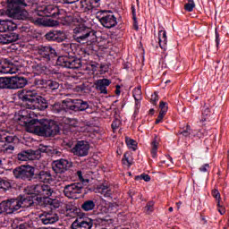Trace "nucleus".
Returning a JSON list of instances; mask_svg holds the SVG:
<instances>
[{
    "instance_id": "obj_58",
    "label": "nucleus",
    "mask_w": 229,
    "mask_h": 229,
    "mask_svg": "<svg viewBox=\"0 0 229 229\" xmlns=\"http://www.w3.org/2000/svg\"><path fill=\"white\" fill-rule=\"evenodd\" d=\"M164 117H165V114L159 112V114L156 119L155 124H160V123H162V121L164 120Z\"/></svg>"
},
{
    "instance_id": "obj_38",
    "label": "nucleus",
    "mask_w": 229,
    "mask_h": 229,
    "mask_svg": "<svg viewBox=\"0 0 229 229\" xmlns=\"http://www.w3.org/2000/svg\"><path fill=\"white\" fill-rule=\"evenodd\" d=\"M17 158H18V160H21L22 162H26L28 160H31L30 156V149L23 150L21 153H19L17 155Z\"/></svg>"
},
{
    "instance_id": "obj_33",
    "label": "nucleus",
    "mask_w": 229,
    "mask_h": 229,
    "mask_svg": "<svg viewBox=\"0 0 229 229\" xmlns=\"http://www.w3.org/2000/svg\"><path fill=\"white\" fill-rule=\"evenodd\" d=\"M51 110L54 114H65V112H67L66 107H64V105L60 104V102H55L52 105Z\"/></svg>"
},
{
    "instance_id": "obj_19",
    "label": "nucleus",
    "mask_w": 229,
    "mask_h": 229,
    "mask_svg": "<svg viewBox=\"0 0 229 229\" xmlns=\"http://www.w3.org/2000/svg\"><path fill=\"white\" fill-rule=\"evenodd\" d=\"M28 85V80L21 76L11 77V90H17L19 89H24Z\"/></svg>"
},
{
    "instance_id": "obj_30",
    "label": "nucleus",
    "mask_w": 229,
    "mask_h": 229,
    "mask_svg": "<svg viewBox=\"0 0 229 229\" xmlns=\"http://www.w3.org/2000/svg\"><path fill=\"white\" fill-rule=\"evenodd\" d=\"M73 102L75 103L79 112H87L89 108V102L83 101L82 99H73Z\"/></svg>"
},
{
    "instance_id": "obj_62",
    "label": "nucleus",
    "mask_w": 229,
    "mask_h": 229,
    "mask_svg": "<svg viewBox=\"0 0 229 229\" xmlns=\"http://www.w3.org/2000/svg\"><path fill=\"white\" fill-rule=\"evenodd\" d=\"M209 168H210V165L205 164L199 168V171H201V173H207V171H208Z\"/></svg>"
},
{
    "instance_id": "obj_39",
    "label": "nucleus",
    "mask_w": 229,
    "mask_h": 229,
    "mask_svg": "<svg viewBox=\"0 0 229 229\" xmlns=\"http://www.w3.org/2000/svg\"><path fill=\"white\" fill-rule=\"evenodd\" d=\"M132 96L135 101H140L142 99V87L138 86L132 91Z\"/></svg>"
},
{
    "instance_id": "obj_59",
    "label": "nucleus",
    "mask_w": 229,
    "mask_h": 229,
    "mask_svg": "<svg viewBox=\"0 0 229 229\" xmlns=\"http://www.w3.org/2000/svg\"><path fill=\"white\" fill-rule=\"evenodd\" d=\"M29 115H30V113H28L26 110H21L19 112L18 119H23L24 117H28Z\"/></svg>"
},
{
    "instance_id": "obj_61",
    "label": "nucleus",
    "mask_w": 229,
    "mask_h": 229,
    "mask_svg": "<svg viewBox=\"0 0 229 229\" xmlns=\"http://www.w3.org/2000/svg\"><path fill=\"white\" fill-rule=\"evenodd\" d=\"M71 229H81V227L80 226L79 221L75 220L72 225H71Z\"/></svg>"
},
{
    "instance_id": "obj_12",
    "label": "nucleus",
    "mask_w": 229,
    "mask_h": 229,
    "mask_svg": "<svg viewBox=\"0 0 229 229\" xmlns=\"http://www.w3.org/2000/svg\"><path fill=\"white\" fill-rule=\"evenodd\" d=\"M45 38L48 42H65L67 35L62 30H50L45 35Z\"/></svg>"
},
{
    "instance_id": "obj_53",
    "label": "nucleus",
    "mask_w": 229,
    "mask_h": 229,
    "mask_svg": "<svg viewBox=\"0 0 229 229\" xmlns=\"http://www.w3.org/2000/svg\"><path fill=\"white\" fill-rule=\"evenodd\" d=\"M135 180H144V182H150L151 177L148 174H141L140 175L135 176Z\"/></svg>"
},
{
    "instance_id": "obj_11",
    "label": "nucleus",
    "mask_w": 229,
    "mask_h": 229,
    "mask_svg": "<svg viewBox=\"0 0 229 229\" xmlns=\"http://www.w3.org/2000/svg\"><path fill=\"white\" fill-rule=\"evenodd\" d=\"M89 149H90V145L87 140L77 141L75 146L72 148V153L75 157H87L89 155Z\"/></svg>"
},
{
    "instance_id": "obj_24",
    "label": "nucleus",
    "mask_w": 229,
    "mask_h": 229,
    "mask_svg": "<svg viewBox=\"0 0 229 229\" xmlns=\"http://www.w3.org/2000/svg\"><path fill=\"white\" fill-rule=\"evenodd\" d=\"M96 5H92L90 0H79L76 4V8L78 12H89Z\"/></svg>"
},
{
    "instance_id": "obj_9",
    "label": "nucleus",
    "mask_w": 229,
    "mask_h": 229,
    "mask_svg": "<svg viewBox=\"0 0 229 229\" xmlns=\"http://www.w3.org/2000/svg\"><path fill=\"white\" fill-rule=\"evenodd\" d=\"M21 208L19 206V199H9L7 200H4L0 203V214L1 210L6 212V214H13V212H17Z\"/></svg>"
},
{
    "instance_id": "obj_45",
    "label": "nucleus",
    "mask_w": 229,
    "mask_h": 229,
    "mask_svg": "<svg viewBox=\"0 0 229 229\" xmlns=\"http://www.w3.org/2000/svg\"><path fill=\"white\" fill-rule=\"evenodd\" d=\"M18 229H35V224L33 220H30L29 222L18 225Z\"/></svg>"
},
{
    "instance_id": "obj_37",
    "label": "nucleus",
    "mask_w": 229,
    "mask_h": 229,
    "mask_svg": "<svg viewBox=\"0 0 229 229\" xmlns=\"http://www.w3.org/2000/svg\"><path fill=\"white\" fill-rule=\"evenodd\" d=\"M47 11L48 12L47 17H54L56 19L58 15H60V10L58 7H53V6H48L47 8Z\"/></svg>"
},
{
    "instance_id": "obj_17",
    "label": "nucleus",
    "mask_w": 229,
    "mask_h": 229,
    "mask_svg": "<svg viewBox=\"0 0 229 229\" xmlns=\"http://www.w3.org/2000/svg\"><path fill=\"white\" fill-rule=\"evenodd\" d=\"M17 137L15 135H10V132L6 131L5 136L4 137V152L8 153L15 149V140Z\"/></svg>"
},
{
    "instance_id": "obj_6",
    "label": "nucleus",
    "mask_w": 229,
    "mask_h": 229,
    "mask_svg": "<svg viewBox=\"0 0 229 229\" xmlns=\"http://www.w3.org/2000/svg\"><path fill=\"white\" fill-rule=\"evenodd\" d=\"M83 191V183L72 182L64 187L63 194L69 199H78V194H81Z\"/></svg>"
},
{
    "instance_id": "obj_25",
    "label": "nucleus",
    "mask_w": 229,
    "mask_h": 229,
    "mask_svg": "<svg viewBox=\"0 0 229 229\" xmlns=\"http://www.w3.org/2000/svg\"><path fill=\"white\" fill-rule=\"evenodd\" d=\"M17 25L10 21H0V33H6V31H15Z\"/></svg>"
},
{
    "instance_id": "obj_44",
    "label": "nucleus",
    "mask_w": 229,
    "mask_h": 229,
    "mask_svg": "<svg viewBox=\"0 0 229 229\" xmlns=\"http://www.w3.org/2000/svg\"><path fill=\"white\" fill-rule=\"evenodd\" d=\"M32 21L36 26H53L51 23H47L44 18L33 19Z\"/></svg>"
},
{
    "instance_id": "obj_47",
    "label": "nucleus",
    "mask_w": 229,
    "mask_h": 229,
    "mask_svg": "<svg viewBox=\"0 0 229 229\" xmlns=\"http://www.w3.org/2000/svg\"><path fill=\"white\" fill-rule=\"evenodd\" d=\"M71 110V112H80L73 99L71 100V103L66 104V112Z\"/></svg>"
},
{
    "instance_id": "obj_14",
    "label": "nucleus",
    "mask_w": 229,
    "mask_h": 229,
    "mask_svg": "<svg viewBox=\"0 0 229 229\" xmlns=\"http://www.w3.org/2000/svg\"><path fill=\"white\" fill-rule=\"evenodd\" d=\"M20 124L26 128V131L29 133H35L37 129V119L31 118V116H25L23 118H18Z\"/></svg>"
},
{
    "instance_id": "obj_34",
    "label": "nucleus",
    "mask_w": 229,
    "mask_h": 229,
    "mask_svg": "<svg viewBox=\"0 0 229 229\" xmlns=\"http://www.w3.org/2000/svg\"><path fill=\"white\" fill-rule=\"evenodd\" d=\"M0 89L12 90L11 77H0Z\"/></svg>"
},
{
    "instance_id": "obj_2",
    "label": "nucleus",
    "mask_w": 229,
    "mask_h": 229,
    "mask_svg": "<svg viewBox=\"0 0 229 229\" xmlns=\"http://www.w3.org/2000/svg\"><path fill=\"white\" fill-rule=\"evenodd\" d=\"M72 38L82 46H94L98 42V31L85 24H79L73 29Z\"/></svg>"
},
{
    "instance_id": "obj_42",
    "label": "nucleus",
    "mask_w": 229,
    "mask_h": 229,
    "mask_svg": "<svg viewBox=\"0 0 229 229\" xmlns=\"http://www.w3.org/2000/svg\"><path fill=\"white\" fill-rule=\"evenodd\" d=\"M38 187V183L29 185V186H27L25 191H26L27 194H35L36 196H38V191L37 190Z\"/></svg>"
},
{
    "instance_id": "obj_13",
    "label": "nucleus",
    "mask_w": 229,
    "mask_h": 229,
    "mask_svg": "<svg viewBox=\"0 0 229 229\" xmlns=\"http://www.w3.org/2000/svg\"><path fill=\"white\" fill-rule=\"evenodd\" d=\"M36 219L39 221V223H42V225H54V223H56L60 217L56 213L44 212L43 214L38 215Z\"/></svg>"
},
{
    "instance_id": "obj_21",
    "label": "nucleus",
    "mask_w": 229,
    "mask_h": 229,
    "mask_svg": "<svg viewBox=\"0 0 229 229\" xmlns=\"http://www.w3.org/2000/svg\"><path fill=\"white\" fill-rule=\"evenodd\" d=\"M32 71L36 72V74H46L47 76H49V74H55V70H51L49 67L42 64H33Z\"/></svg>"
},
{
    "instance_id": "obj_22",
    "label": "nucleus",
    "mask_w": 229,
    "mask_h": 229,
    "mask_svg": "<svg viewBox=\"0 0 229 229\" xmlns=\"http://www.w3.org/2000/svg\"><path fill=\"white\" fill-rule=\"evenodd\" d=\"M112 81L108 79H100L95 82L97 90L100 91V94H108L107 87L110 86Z\"/></svg>"
},
{
    "instance_id": "obj_49",
    "label": "nucleus",
    "mask_w": 229,
    "mask_h": 229,
    "mask_svg": "<svg viewBox=\"0 0 229 229\" xmlns=\"http://www.w3.org/2000/svg\"><path fill=\"white\" fill-rule=\"evenodd\" d=\"M12 188V184L10 182L2 179L0 181V189H4V191H8V189Z\"/></svg>"
},
{
    "instance_id": "obj_48",
    "label": "nucleus",
    "mask_w": 229,
    "mask_h": 229,
    "mask_svg": "<svg viewBox=\"0 0 229 229\" xmlns=\"http://www.w3.org/2000/svg\"><path fill=\"white\" fill-rule=\"evenodd\" d=\"M47 153H48L49 155H52V157H61L62 149L51 148L48 147V151Z\"/></svg>"
},
{
    "instance_id": "obj_54",
    "label": "nucleus",
    "mask_w": 229,
    "mask_h": 229,
    "mask_svg": "<svg viewBox=\"0 0 229 229\" xmlns=\"http://www.w3.org/2000/svg\"><path fill=\"white\" fill-rule=\"evenodd\" d=\"M153 207H155L154 201H149L147 203V205L145 207V210H147L148 214H151V212H153Z\"/></svg>"
},
{
    "instance_id": "obj_1",
    "label": "nucleus",
    "mask_w": 229,
    "mask_h": 229,
    "mask_svg": "<svg viewBox=\"0 0 229 229\" xmlns=\"http://www.w3.org/2000/svg\"><path fill=\"white\" fill-rule=\"evenodd\" d=\"M13 174L16 180L22 182H39L40 183H51L53 175L51 172L41 170L35 173L34 166L30 165H21L13 170Z\"/></svg>"
},
{
    "instance_id": "obj_52",
    "label": "nucleus",
    "mask_w": 229,
    "mask_h": 229,
    "mask_svg": "<svg viewBox=\"0 0 229 229\" xmlns=\"http://www.w3.org/2000/svg\"><path fill=\"white\" fill-rule=\"evenodd\" d=\"M47 80L45 79H35L33 84L36 85V87H42V86H46Z\"/></svg>"
},
{
    "instance_id": "obj_5",
    "label": "nucleus",
    "mask_w": 229,
    "mask_h": 229,
    "mask_svg": "<svg viewBox=\"0 0 229 229\" xmlns=\"http://www.w3.org/2000/svg\"><path fill=\"white\" fill-rule=\"evenodd\" d=\"M57 65L66 69H81V59L76 56L61 55L57 58Z\"/></svg>"
},
{
    "instance_id": "obj_64",
    "label": "nucleus",
    "mask_w": 229,
    "mask_h": 229,
    "mask_svg": "<svg viewBox=\"0 0 229 229\" xmlns=\"http://www.w3.org/2000/svg\"><path fill=\"white\" fill-rule=\"evenodd\" d=\"M126 144L127 146H137V141H135L134 140L129 139V140H126Z\"/></svg>"
},
{
    "instance_id": "obj_56",
    "label": "nucleus",
    "mask_w": 229,
    "mask_h": 229,
    "mask_svg": "<svg viewBox=\"0 0 229 229\" xmlns=\"http://www.w3.org/2000/svg\"><path fill=\"white\" fill-rule=\"evenodd\" d=\"M194 8H196V4L194 3H187L184 4V10H186V12H192Z\"/></svg>"
},
{
    "instance_id": "obj_20",
    "label": "nucleus",
    "mask_w": 229,
    "mask_h": 229,
    "mask_svg": "<svg viewBox=\"0 0 229 229\" xmlns=\"http://www.w3.org/2000/svg\"><path fill=\"white\" fill-rule=\"evenodd\" d=\"M37 191L38 196H41V198H50V196H53V193L55 192L51 186L42 183H38Z\"/></svg>"
},
{
    "instance_id": "obj_41",
    "label": "nucleus",
    "mask_w": 229,
    "mask_h": 229,
    "mask_svg": "<svg viewBox=\"0 0 229 229\" xmlns=\"http://www.w3.org/2000/svg\"><path fill=\"white\" fill-rule=\"evenodd\" d=\"M177 135H182V137H191L192 135V128H191V125L187 124L186 128L182 131H180Z\"/></svg>"
},
{
    "instance_id": "obj_23",
    "label": "nucleus",
    "mask_w": 229,
    "mask_h": 229,
    "mask_svg": "<svg viewBox=\"0 0 229 229\" xmlns=\"http://www.w3.org/2000/svg\"><path fill=\"white\" fill-rule=\"evenodd\" d=\"M20 208H30V207H33L34 201L33 197L31 196H22L20 195L18 197Z\"/></svg>"
},
{
    "instance_id": "obj_7",
    "label": "nucleus",
    "mask_w": 229,
    "mask_h": 229,
    "mask_svg": "<svg viewBox=\"0 0 229 229\" xmlns=\"http://www.w3.org/2000/svg\"><path fill=\"white\" fill-rule=\"evenodd\" d=\"M99 22L104 28L110 30L117 26V18L110 11H103L100 16H98Z\"/></svg>"
},
{
    "instance_id": "obj_8",
    "label": "nucleus",
    "mask_w": 229,
    "mask_h": 229,
    "mask_svg": "<svg viewBox=\"0 0 229 229\" xmlns=\"http://www.w3.org/2000/svg\"><path fill=\"white\" fill-rule=\"evenodd\" d=\"M38 97V93L37 90H26L22 89L19 91L18 98L23 103H26L27 108L30 110V105H34L37 98Z\"/></svg>"
},
{
    "instance_id": "obj_36",
    "label": "nucleus",
    "mask_w": 229,
    "mask_h": 229,
    "mask_svg": "<svg viewBox=\"0 0 229 229\" xmlns=\"http://www.w3.org/2000/svg\"><path fill=\"white\" fill-rule=\"evenodd\" d=\"M45 87L46 89H48V90H58L60 88V83L55 81L47 80Z\"/></svg>"
},
{
    "instance_id": "obj_18",
    "label": "nucleus",
    "mask_w": 229,
    "mask_h": 229,
    "mask_svg": "<svg viewBox=\"0 0 229 229\" xmlns=\"http://www.w3.org/2000/svg\"><path fill=\"white\" fill-rule=\"evenodd\" d=\"M49 107V102L44 97L38 95L33 105H30V110H47Z\"/></svg>"
},
{
    "instance_id": "obj_27",
    "label": "nucleus",
    "mask_w": 229,
    "mask_h": 229,
    "mask_svg": "<svg viewBox=\"0 0 229 229\" xmlns=\"http://www.w3.org/2000/svg\"><path fill=\"white\" fill-rule=\"evenodd\" d=\"M10 65H13V63L8 61L7 59L0 62V72L2 74H13V71L12 70Z\"/></svg>"
},
{
    "instance_id": "obj_51",
    "label": "nucleus",
    "mask_w": 229,
    "mask_h": 229,
    "mask_svg": "<svg viewBox=\"0 0 229 229\" xmlns=\"http://www.w3.org/2000/svg\"><path fill=\"white\" fill-rule=\"evenodd\" d=\"M77 176L80 182H81V183H82V187L85 185V183H89L90 182V180L83 178V173L81 171L77 172Z\"/></svg>"
},
{
    "instance_id": "obj_26",
    "label": "nucleus",
    "mask_w": 229,
    "mask_h": 229,
    "mask_svg": "<svg viewBox=\"0 0 229 229\" xmlns=\"http://www.w3.org/2000/svg\"><path fill=\"white\" fill-rule=\"evenodd\" d=\"M65 212L67 217H76L80 214V208H78L72 202L65 204Z\"/></svg>"
},
{
    "instance_id": "obj_57",
    "label": "nucleus",
    "mask_w": 229,
    "mask_h": 229,
    "mask_svg": "<svg viewBox=\"0 0 229 229\" xmlns=\"http://www.w3.org/2000/svg\"><path fill=\"white\" fill-rule=\"evenodd\" d=\"M119 126H121V120L119 119H115L111 124V128H113L114 131H115Z\"/></svg>"
},
{
    "instance_id": "obj_10",
    "label": "nucleus",
    "mask_w": 229,
    "mask_h": 229,
    "mask_svg": "<svg viewBox=\"0 0 229 229\" xmlns=\"http://www.w3.org/2000/svg\"><path fill=\"white\" fill-rule=\"evenodd\" d=\"M72 167V162L67 159H57L52 163V169L57 174H62Z\"/></svg>"
},
{
    "instance_id": "obj_63",
    "label": "nucleus",
    "mask_w": 229,
    "mask_h": 229,
    "mask_svg": "<svg viewBox=\"0 0 229 229\" xmlns=\"http://www.w3.org/2000/svg\"><path fill=\"white\" fill-rule=\"evenodd\" d=\"M51 206L54 207V208H60V202L59 200L54 199L51 201Z\"/></svg>"
},
{
    "instance_id": "obj_4",
    "label": "nucleus",
    "mask_w": 229,
    "mask_h": 229,
    "mask_svg": "<svg viewBox=\"0 0 229 229\" xmlns=\"http://www.w3.org/2000/svg\"><path fill=\"white\" fill-rule=\"evenodd\" d=\"M34 133L39 137H55L60 133V126L53 120H40Z\"/></svg>"
},
{
    "instance_id": "obj_55",
    "label": "nucleus",
    "mask_w": 229,
    "mask_h": 229,
    "mask_svg": "<svg viewBox=\"0 0 229 229\" xmlns=\"http://www.w3.org/2000/svg\"><path fill=\"white\" fill-rule=\"evenodd\" d=\"M202 121H207L210 117V108L207 107L203 112H202Z\"/></svg>"
},
{
    "instance_id": "obj_3",
    "label": "nucleus",
    "mask_w": 229,
    "mask_h": 229,
    "mask_svg": "<svg viewBox=\"0 0 229 229\" xmlns=\"http://www.w3.org/2000/svg\"><path fill=\"white\" fill-rule=\"evenodd\" d=\"M27 6H31V0H7L5 15L17 21H26L29 13L24 8Z\"/></svg>"
},
{
    "instance_id": "obj_50",
    "label": "nucleus",
    "mask_w": 229,
    "mask_h": 229,
    "mask_svg": "<svg viewBox=\"0 0 229 229\" xmlns=\"http://www.w3.org/2000/svg\"><path fill=\"white\" fill-rule=\"evenodd\" d=\"M159 108H160L159 113L165 114H167V110H169V107L167 106V103L164 101L160 102Z\"/></svg>"
},
{
    "instance_id": "obj_35",
    "label": "nucleus",
    "mask_w": 229,
    "mask_h": 229,
    "mask_svg": "<svg viewBox=\"0 0 229 229\" xmlns=\"http://www.w3.org/2000/svg\"><path fill=\"white\" fill-rule=\"evenodd\" d=\"M94 225V220L90 218H86L84 220L79 221V226L81 229H91Z\"/></svg>"
},
{
    "instance_id": "obj_15",
    "label": "nucleus",
    "mask_w": 229,
    "mask_h": 229,
    "mask_svg": "<svg viewBox=\"0 0 229 229\" xmlns=\"http://www.w3.org/2000/svg\"><path fill=\"white\" fill-rule=\"evenodd\" d=\"M19 38H21V35L13 32V30H8V32L0 34V44H2L3 46L13 44V42H17Z\"/></svg>"
},
{
    "instance_id": "obj_60",
    "label": "nucleus",
    "mask_w": 229,
    "mask_h": 229,
    "mask_svg": "<svg viewBox=\"0 0 229 229\" xmlns=\"http://www.w3.org/2000/svg\"><path fill=\"white\" fill-rule=\"evenodd\" d=\"M150 101L152 105H156L155 102L158 101V93H157V91H155L154 94L151 96Z\"/></svg>"
},
{
    "instance_id": "obj_31",
    "label": "nucleus",
    "mask_w": 229,
    "mask_h": 229,
    "mask_svg": "<svg viewBox=\"0 0 229 229\" xmlns=\"http://www.w3.org/2000/svg\"><path fill=\"white\" fill-rule=\"evenodd\" d=\"M81 210L84 212H90V210H94L96 208V202L94 200H85L81 205Z\"/></svg>"
},
{
    "instance_id": "obj_40",
    "label": "nucleus",
    "mask_w": 229,
    "mask_h": 229,
    "mask_svg": "<svg viewBox=\"0 0 229 229\" xmlns=\"http://www.w3.org/2000/svg\"><path fill=\"white\" fill-rule=\"evenodd\" d=\"M131 158V155L129 152H125L123 155V158L122 159V163L123 164V165H127L128 167H130V165L133 164V161Z\"/></svg>"
},
{
    "instance_id": "obj_28",
    "label": "nucleus",
    "mask_w": 229,
    "mask_h": 229,
    "mask_svg": "<svg viewBox=\"0 0 229 229\" xmlns=\"http://www.w3.org/2000/svg\"><path fill=\"white\" fill-rule=\"evenodd\" d=\"M48 151H49V147H43L37 150L29 149L30 160H39V158L42 157L41 153H46Z\"/></svg>"
},
{
    "instance_id": "obj_32",
    "label": "nucleus",
    "mask_w": 229,
    "mask_h": 229,
    "mask_svg": "<svg viewBox=\"0 0 229 229\" xmlns=\"http://www.w3.org/2000/svg\"><path fill=\"white\" fill-rule=\"evenodd\" d=\"M98 191L100 194H103L106 198H110L112 196V190L106 184H100L98 186Z\"/></svg>"
},
{
    "instance_id": "obj_43",
    "label": "nucleus",
    "mask_w": 229,
    "mask_h": 229,
    "mask_svg": "<svg viewBox=\"0 0 229 229\" xmlns=\"http://www.w3.org/2000/svg\"><path fill=\"white\" fill-rule=\"evenodd\" d=\"M151 145H152V148H151L152 158H157V151H158V140H157V137L154 139Z\"/></svg>"
},
{
    "instance_id": "obj_16",
    "label": "nucleus",
    "mask_w": 229,
    "mask_h": 229,
    "mask_svg": "<svg viewBox=\"0 0 229 229\" xmlns=\"http://www.w3.org/2000/svg\"><path fill=\"white\" fill-rule=\"evenodd\" d=\"M38 55H39L41 58H44L45 62H51V58L56 56V50L49 46L40 47L38 49Z\"/></svg>"
},
{
    "instance_id": "obj_46",
    "label": "nucleus",
    "mask_w": 229,
    "mask_h": 229,
    "mask_svg": "<svg viewBox=\"0 0 229 229\" xmlns=\"http://www.w3.org/2000/svg\"><path fill=\"white\" fill-rule=\"evenodd\" d=\"M211 194L213 198H215V199L217 201V207H221V193H219V190L214 189L211 191Z\"/></svg>"
},
{
    "instance_id": "obj_29",
    "label": "nucleus",
    "mask_w": 229,
    "mask_h": 229,
    "mask_svg": "<svg viewBox=\"0 0 229 229\" xmlns=\"http://www.w3.org/2000/svg\"><path fill=\"white\" fill-rule=\"evenodd\" d=\"M158 40H159V47L161 49H167V33L165 30H159L158 31Z\"/></svg>"
}]
</instances>
